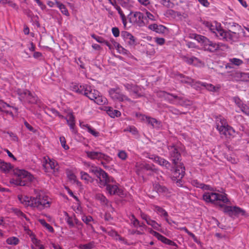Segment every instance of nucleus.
<instances>
[{"mask_svg":"<svg viewBox=\"0 0 249 249\" xmlns=\"http://www.w3.org/2000/svg\"><path fill=\"white\" fill-rule=\"evenodd\" d=\"M18 199L25 206L30 207L39 211L50 207V198L47 196L42 194H39L36 196L31 197L19 195Z\"/></svg>","mask_w":249,"mask_h":249,"instance_id":"1","label":"nucleus"},{"mask_svg":"<svg viewBox=\"0 0 249 249\" xmlns=\"http://www.w3.org/2000/svg\"><path fill=\"white\" fill-rule=\"evenodd\" d=\"M15 177L10 179V183L17 186H28L34 179L33 176L28 171L23 169H15Z\"/></svg>","mask_w":249,"mask_h":249,"instance_id":"2","label":"nucleus"},{"mask_svg":"<svg viewBox=\"0 0 249 249\" xmlns=\"http://www.w3.org/2000/svg\"><path fill=\"white\" fill-rule=\"evenodd\" d=\"M89 171L98 178V184L100 187H105L107 183H114L115 180L111 177L108 176L107 174L103 169L96 166H91L90 167Z\"/></svg>","mask_w":249,"mask_h":249,"instance_id":"3","label":"nucleus"},{"mask_svg":"<svg viewBox=\"0 0 249 249\" xmlns=\"http://www.w3.org/2000/svg\"><path fill=\"white\" fill-rule=\"evenodd\" d=\"M216 128L222 137L231 139L234 136L235 130L228 124L227 121L220 116L216 120Z\"/></svg>","mask_w":249,"mask_h":249,"instance_id":"4","label":"nucleus"},{"mask_svg":"<svg viewBox=\"0 0 249 249\" xmlns=\"http://www.w3.org/2000/svg\"><path fill=\"white\" fill-rule=\"evenodd\" d=\"M192 36L195 40L200 43L205 51L213 53L219 48V44L210 41L204 36L197 34H193Z\"/></svg>","mask_w":249,"mask_h":249,"instance_id":"5","label":"nucleus"},{"mask_svg":"<svg viewBox=\"0 0 249 249\" xmlns=\"http://www.w3.org/2000/svg\"><path fill=\"white\" fill-rule=\"evenodd\" d=\"M90 100L94 101L95 103L98 105H103L107 103V99L100 95V93L97 90L92 89L90 86L87 87L85 94Z\"/></svg>","mask_w":249,"mask_h":249,"instance_id":"6","label":"nucleus"},{"mask_svg":"<svg viewBox=\"0 0 249 249\" xmlns=\"http://www.w3.org/2000/svg\"><path fill=\"white\" fill-rule=\"evenodd\" d=\"M203 199L207 202H213L215 201L219 200L224 203H228L229 199L227 197V195L219 194L213 192H206L203 195Z\"/></svg>","mask_w":249,"mask_h":249,"instance_id":"7","label":"nucleus"},{"mask_svg":"<svg viewBox=\"0 0 249 249\" xmlns=\"http://www.w3.org/2000/svg\"><path fill=\"white\" fill-rule=\"evenodd\" d=\"M174 169L172 173V179L176 181L178 185H181V179L185 175V167L182 163L179 162L175 165Z\"/></svg>","mask_w":249,"mask_h":249,"instance_id":"8","label":"nucleus"},{"mask_svg":"<svg viewBox=\"0 0 249 249\" xmlns=\"http://www.w3.org/2000/svg\"><path fill=\"white\" fill-rule=\"evenodd\" d=\"M158 95L160 97H164L165 99L170 101H172V100L170 99V97H173L174 98L178 100V105L184 107L190 106L193 104L192 102L189 100L182 97H178L172 94H170L164 91H160L158 93Z\"/></svg>","mask_w":249,"mask_h":249,"instance_id":"9","label":"nucleus"},{"mask_svg":"<svg viewBox=\"0 0 249 249\" xmlns=\"http://www.w3.org/2000/svg\"><path fill=\"white\" fill-rule=\"evenodd\" d=\"M128 18L130 22L134 25L142 27L145 25L144 15L140 12H131Z\"/></svg>","mask_w":249,"mask_h":249,"instance_id":"10","label":"nucleus"},{"mask_svg":"<svg viewBox=\"0 0 249 249\" xmlns=\"http://www.w3.org/2000/svg\"><path fill=\"white\" fill-rule=\"evenodd\" d=\"M108 93L111 99L114 101L124 102L125 101L132 102L130 98L123 94L119 88H112L109 89Z\"/></svg>","mask_w":249,"mask_h":249,"instance_id":"11","label":"nucleus"},{"mask_svg":"<svg viewBox=\"0 0 249 249\" xmlns=\"http://www.w3.org/2000/svg\"><path fill=\"white\" fill-rule=\"evenodd\" d=\"M218 34L220 35V39H224L227 41H236L239 37V32L226 31L223 29L219 30Z\"/></svg>","mask_w":249,"mask_h":249,"instance_id":"12","label":"nucleus"},{"mask_svg":"<svg viewBox=\"0 0 249 249\" xmlns=\"http://www.w3.org/2000/svg\"><path fill=\"white\" fill-rule=\"evenodd\" d=\"M87 156L92 160H104L107 162H109L111 158L108 156L98 151H87L86 152Z\"/></svg>","mask_w":249,"mask_h":249,"instance_id":"13","label":"nucleus"},{"mask_svg":"<svg viewBox=\"0 0 249 249\" xmlns=\"http://www.w3.org/2000/svg\"><path fill=\"white\" fill-rule=\"evenodd\" d=\"M224 212L231 216L239 215H244L245 214V211L244 210L236 206H226L224 207Z\"/></svg>","mask_w":249,"mask_h":249,"instance_id":"14","label":"nucleus"},{"mask_svg":"<svg viewBox=\"0 0 249 249\" xmlns=\"http://www.w3.org/2000/svg\"><path fill=\"white\" fill-rule=\"evenodd\" d=\"M43 168L46 172L55 173L58 170V165L54 160H45L43 164Z\"/></svg>","mask_w":249,"mask_h":249,"instance_id":"15","label":"nucleus"},{"mask_svg":"<svg viewBox=\"0 0 249 249\" xmlns=\"http://www.w3.org/2000/svg\"><path fill=\"white\" fill-rule=\"evenodd\" d=\"M136 116L147 124L151 125L153 128L159 127L160 125V122L157 119L141 114H137Z\"/></svg>","mask_w":249,"mask_h":249,"instance_id":"16","label":"nucleus"},{"mask_svg":"<svg viewBox=\"0 0 249 249\" xmlns=\"http://www.w3.org/2000/svg\"><path fill=\"white\" fill-rule=\"evenodd\" d=\"M168 149L173 163L176 165L179 163L178 161L180 160V155L178 152V149L174 145L168 146Z\"/></svg>","mask_w":249,"mask_h":249,"instance_id":"17","label":"nucleus"},{"mask_svg":"<svg viewBox=\"0 0 249 249\" xmlns=\"http://www.w3.org/2000/svg\"><path fill=\"white\" fill-rule=\"evenodd\" d=\"M125 88L131 93H132L135 94V98H137L142 97L143 94L140 93L141 90L140 88L135 85L125 84L124 85Z\"/></svg>","mask_w":249,"mask_h":249,"instance_id":"18","label":"nucleus"},{"mask_svg":"<svg viewBox=\"0 0 249 249\" xmlns=\"http://www.w3.org/2000/svg\"><path fill=\"white\" fill-rule=\"evenodd\" d=\"M224 24L226 28L228 29V31L239 32L242 30V27L240 25L230 20H225L224 22Z\"/></svg>","mask_w":249,"mask_h":249,"instance_id":"19","label":"nucleus"},{"mask_svg":"<svg viewBox=\"0 0 249 249\" xmlns=\"http://www.w3.org/2000/svg\"><path fill=\"white\" fill-rule=\"evenodd\" d=\"M121 36L130 46H134L136 45L135 37L130 33L126 31H123L121 33Z\"/></svg>","mask_w":249,"mask_h":249,"instance_id":"20","label":"nucleus"},{"mask_svg":"<svg viewBox=\"0 0 249 249\" xmlns=\"http://www.w3.org/2000/svg\"><path fill=\"white\" fill-rule=\"evenodd\" d=\"M111 183H107V185H105L106 186V189L107 192L110 195H113L116 194H119L120 190L119 189L118 186L116 184H111Z\"/></svg>","mask_w":249,"mask_h":249,"instance_id":"21","label":"nucleus"},{"mask_svg":"<svg viewBox=\"0 0 249 249\" xmlns=\"http://www.w3.org/2000/svg\"><path fill=\"white\" fill-rule=\"evenodd\" d=\"M153 210L154 211L157 212L161 216H163L165 218L166 221L168 223L170 224L169 219L168 218V214L167 212L163 208L157 205L153 206Z\"/></svg>","mask_w":249,"mask_h":249,"instance_id":"22","label":"nucleus"},{"mask_svg":"<svg viewBox=\"0 0 249 249\" xmlns=\"http://www.w3.org/2000/svg\"><path fill=\"white\" fill-rule=\"evenodd\" d=\"M136 167L139 170H145L147 171H155L156 169L153 164H148L144 162H137L136 164Z\"/></svg>","mask_w":249,"mask_h":249,"instance_id":"23","label":"nucleus"},{"mask_svg":"<svg viewBox=\"0 0 249 249\" xmlns=\"http://www.w3.org/2000/svg\"><path fill=\"white\" fill-rule=\"evenodd\" d=\"M67 123L69 125L70 129L73 133H76V131L74 129L75 120L74 117L72 114H68L66 118Z\"/></svg>","mask_w":249,"mask_h":249,"instance_id":"24","label":"nucleus"},{"mask_svg":"<svg viewBox=\"0 0 249 249\" xmlns=\"http://www.w3.org/2000/svg\"><path fill=\"white\" fill-rule=\"evenodd\" d=\"M148 28L151 30L156 32L157 33H164L166 29L165 27L162 25H157V24H152L148 26Z\"/></svg>","mask_w":249,"mask_h":249,"instance_id":"25","label":"nucleus"},{"mask_svg":"<svg viewBox=\"0 0 249 249\" xmlns=\"http://www.w3.org/2000/svg\"><path fill=\"white\" fill-rule=\"evenodd\" d=\"M204 25L207 27L211 32L215 34V35L219 37L220 35L218 34V32L219 30H222V29L218 28L212 24V23L208 21H204L203 22Z\"/></svg>","mask_w":249,"mask_h":249,"instance_id":"26","label":"nucleus"},{"mask_svg":"<svg viewBox=\"0 0 249 249\" xmlns=\"http://www.w3.org/2000/svg\"><path fill=\"white\" fill-rule=\"evenodd\" d=\"M12 166L11 163L4 162L0 159V170L4 173H8L12 169Z\"/></svg>","mask_w":249,"mask_h":249,"instance_id":"27","label":"nucleus"},{"mask_svg":"<svg viewBox=\"0 0 249 249\" xmlns=\"http://www.w3.org/2000/svg\"><path fill=\"white\" fill-rule=\"evenodd\" d=\"M183 59L186 63L189 64H197L200 63L201 61L197 58L192 56L191 57H188L185 56L183 57Z\"/></svg>","mask_w":249,"mask_h":249,"instance_id":"28","label":"nucleus"},{"mask_svg":"<svg viewBox=\"0 0 249 249\" xmlns=\"http://www.w3.org/2000/svg\"><path fill=\"white\" fill-rule=\"evenodd\" d=\"M107 112L111 118L119 117L121 115V112L116 109H113L111 107H107Z\"/></svg>","mask_w":249,"mask_h":249,"instance_id":"29","label":"nucleus"},{"mask_svg":"<svg viewBox=\"0 0 249 249\" xmlns=\"http://www.w3.org/2000/svg\"><path fill=\"white\" fill-rule=\"evenodd\" d=\"M198 85H200L202 86L205 87L208 90L211 91H216L218 89V87H216L211 84H207L206 83H201L200 82H196Z\"/></svg>","mask_w":249,"mask_h":249,"instance_id":"30","label":"nucleus"},{"mask_svg":"<svg viewBox=\"0 0 249 249\" xmlns=\"http://www.w3.org/2000/svg\"><path fill=\"white\" fill-rule=\"evenodd\" d=\"M17 92L19 96V98L21 100H26L28 95L30 94V91L27 89L22 90L20 89H18L17 90Z\"/></svg>","mask_w":249,"mask_h":249,"instance_id":"31","label":"nucleus"},{"mask_svg":"<svg viewBox=\"0 0 249 249\" xmlns=\"http://www.w3.org/2000/svg\"><path fill=\"white\" fill-rule=\"evenodd\" d=\"M114 6L116 9L117 10L119 15H120L124 26H125L126 25V19L125 18V16L124 13V11L122 10V9L121 8L120 6L117 5H114Z\"/></svg>","mask_w":249,"mask_h":249,"instance_id":"32","label":"nucleus"},{"mask_svg":"<svg viewBox=\"0 0 249 249\" xmlns=\"http://www.w3.org/2000/svg\"><path fill=\"white\" fill-rule=\"evenodd\" d=\"M55 4L56 6L59 8V9L60 10L61 13L67 16L69 15V13L68 12L67 9L63 4L57 1H55Z\"/></svg>","mask_w":249,"mask_h":249,"instance_id":"33","label":"nucleus"},{"mask_svg":"<svg viewBox=\"0 0 249 249\" xmlns=\"http://www.w3.org/2000/svg\"><path fill=\"white\" fill-rule=\"evenodd\" d=\"M178 76L180 78H182V79L180 80L182 83L193 85V83L195 82L194 80L192 78L189 77H185L182 74H179Z\"/></svg>","mask_w":249,"mask_h":249,"instance_id":"34","label":"nucleus"},{"mask_svg":"<svg viewBox=\"0 0 249 249\" xmlns=\"http://www.w3.org/2000/svg\"><path fill=\"white\" fill-rule=\"evenodd\" d=\"M192 184L195 186L197 188H201L203 190H209L210 188L209 186L205 185L203 183H200L197 180H194L192 181Z\"/></svg>","mask_w":249,"mask_h":249,"instance_id":"35","label":"nucleus"},{"mask_svg":"<svg viewBox=\"0 0 249 249\" xmlns=\"http://www.w3.org/2000/svg\"><path fill=\"white\" fill-rule=\"evenodd\" d=\"M158 239L160 240L161 241H162L163 243L166 244L176 247L177 246V244L175 242L167 239V238H166L165 237L163 236L161 234Z\"/></svg>","mask_w":249,"mask_h":249,"instance_id":"36","label":"nucleus"},{"mask_svg":"<svg viewBox=\"0 0 249 249\" xmlns=\"http://www.w3.org/2000/svg\"><path fill=\"white\" fill-rule=\"evenodd\" d=\"M19 242V240L16 237H11L6 239V243L10 245H17Z\"/></svg>","mask_w":249,"mask_h":249,"instance_id":"37","label":"nucleus"},{"mask_svg":"<svg viewBox=\"0 0 249 249\" xmlns=\"http://www.w3.org/2000/svg\"><path fill=\"white\" fill-rule=\"evenodd\" d=\"M80 175L81 179L85 180L87 183L89 182H91L93 181V179L85 172L81 171Z\"/></svg>","mask_w":249,"mask_h":249,"instance_id":"38","label":"nucleus"},{"mask_svg":"<svg viewBox=\"0 0 249 249\" xmlns=\"http://www.w3.org/2000/svg\"><path fill=\"white\" fill-rule=\"evenodd\" d=\"M96 199L99 200L103 205H107L108 200L107 198L101 194H97L95 195Z\"/></svg>","mask_w":249,"mask_h":249,"instance_id":"39","label":"nucleus"},{"mask_svg":"<svg viewBox=\"0 0 249 249\" xmlns=\"http://www.w3.org/2000/svg\"><path fill=\"white\" fill-rule=\"evenodd\" d=\"M154 189L158 193H165L167 192V189L163 186H161L159 183L154 184Z\"/></svg>","mask_w":249,"mask_h":249,"instance_id":"40","label":"nucleus"},{"mask_svg":"<svg viewBox=\"0 0 249 249\" xmlns=\"http://www.w3.org/2000/svg\"><path fill=\"white\" fill-rule=\"evenodd\" d=\"M45 113L47 114H48L49 113H51L54 117L58 116L60 118H63V116L60 114L59 112L55 110L54 108H47L45 111Z\"/></svg>","mask_w":249,"mask_h":249,"instance_id":"41","label":"nucleus"},{"mask_svg":"<svg viewBox=\"0 0 249 249\" xmlns=\"http://www.w3.org/2000/svg\"><path fill=\"white\" fill-rule=\"evenodd\" d=\"M65 215L66 216L65 220L71 228L74 227L73 217H71L67 212H65Z\"/></svg>","mask_w":249,"mask_h":249,"instance_id":"42","label":"nucleus"},{"mask_svg":"<svg viewBox=\"0 0 249 249\" xmlns=\"http://www.w3.org/2000/svg\"><path fill=\"white\" fill-rule=\"evenodd\" d=\"M95 247V243L93 241L90 242L89 243L79 245L80 249H92Z\"/></svg>","mask_w":249,"mask_h":249,"instance_id":"43","label":"nucleus"},{"mask_svg":"<svg viewBox=\"0 0 249 249\" xmlns=\"http://www.w3.org/2000/svg\"><path fill=\"white\" fill-rule=\"evenodd\" d=\"M232 78L236 81H242V72L236 71L231 74Z\"/></svg>","mask_w":249,"mask_h":249,"instance_id":"44","label":"nucleus"},{"mask_svg":"<svg viewBox=\"0 0 249 249\" xmlns=\"http://www.w3.org/2000/svg\"><path fill=\"white\" fill-rule=\"evenodd\" d=\"M114 45L116 48H117V50H118V51L120 53H122L123 54H127L128 53V51H127L126 50L124 49L122 46H121L119 45V44H118L117 42H114Z\"/></svg>","mask_w":249,"mask_h":249,"instance_id":"45","label":"nucleus"},{"mask_svg":"<svg viewBox=\"0 0 249 249\" xmlns=\"http://www.w3.org/2000/svg\"><path fill=\"white\" fill-rule=\"evenodd\" d=\"M39 222L40 223L44 226L46 229H47L50 231L53 232V228L48 224L44 219H39Z\"/></svg>","mask_w":249,"mask_h":249,"instance_id":"46","label":"nucleus"},{"mask_svg":"<svg viewBox=\"0 0 249 249\" xmlns=\"http://www.w3.org/2000/svg\"><path fill=\"white\" fill-rule=\"evenodd\" d=\"M144 19L148 18L149 20H150L151 21H156L158 18L157 16L153 15L148 11L146 12L145 16H144Z\"/></svg>","mask_w":249,"mask_h":249,"instance_id":"47","label":"nucleus"},{"mask_svg":"<svg viewBox=\"0 0 249 249\" xmlns=\"http://www.w3.org/2000/svg\"><path fill=\"white\" fill-rule=\"evenodd\" d=\"M26 100L29 103H34L36 101V97L30 91V94L28 95Z\"/></svg>","mask_w":249,"mask_h":249,"instance_id":"48","label":"nucleus"},{"mask_svg":"<svg viewBox=\"0 0 249 249\" xmlns=\"http://www.w3.org/2000/svg\"><path fill=\"white\" fill-rule=\"evenodd\" d=\"M230 62L231 64L236 66H240L243 64V61L239 58H233L230 59Z\"/></svg>","mask_w":249,"mask_h":249,"instance_id":"49","label":"nucleus"},{"mask_svg":"<svg viewBox=\"0 0 249 249\" xmlns=\"http://www.w3.org/2000/svg\"><path fill=\"white\" fill-rule=\"evenodd\" d=\"M88 87V85H87L79 86V87L78 88V90H77L76 92L84 95L85 92H86V90H87Z\"/></svg>","mask_w":249,"mask_h":249,"instance_id":"50","label":"nucleus"},{"mask_svg":"<svg viewBox=\"0 0 249 249\" xmlns=\"http://www.w3.org/2000/svg\"><path fill=\"white\" fill-rule=\"evenodd\" d=\"M148 225L151 226L154 229L158 230L160 227L159 225L156 221L151 219L149 222H148Z\"/></svg>","mask_w":249,"mask_h":249,"instance_id":"51","label":"nucleus"},{"mask_svg":"<svg viewBox=\"0 0 249 249\" xmlns=\"http://www.w3.org/2000/svg\"><path fill=\"white\" fill-rule=\"evenodd\" d=\"M60 142L61 143V146L62 147L65 149L68 150L69 149V147L68 145L66 144V141L65 138L62 136L59 138Z\"/></svg>","mask_w":249,"mask_h":249,"instance_id":"52","label":"nucleus"},{"mask_svg":"<svg viewBox=\"0 0 249 249\" xmlns=\"http://www.w3.org/2000/svg\"><path fill=\"white\" fill-rule=\"evenodd\" d=\"M149 158L150 159L152 160L155 162L159 164L160 165V164H161V161L163 159L158 156H156V155H152L151 157H150Z\"/></svg>","mask_w":249,"mask_h":249,"instance_id":"53","label":"nucleus"},{"mask_svg":"<svg viewBox=\"0 0 249 249\" xmlns=\"http://www.w3.org/2000/svg\"><path fill=\"white\" fill-rule=\"evenodd\" d=\"M233 101L239 108L244 104L238 97H234Z\"/></svg>","mask_w":249,"mask_h":249,"instance_id":"54","label":"nucleus"},{"mask_svg":"<svg viewBox=\"0 0 249 249\" xmlns=\"http://www.w3.org/2000/svg\"><path fill=\"white\" fill-rule=\"evenodd\" d=\"M160 2L167 8H171L173 5V3L170 0H160Z\"/></svg>","mask_w":249,"mask_h":249,"instance_id":"55","label":"nucleus"},{"mask_svg":"<svg viewBox=\"0 0 249 249\" xmlns=\"http://www.w3.org/2000/svg\"><path fill=\"white\" fill-rule=\"evenodd\" d=\"M131 223H132L134 227L137 228L140 225L139 221L135 217L134 215H132L131 218L130 219Z\"/></svg>","mask_w":249,"mask_h":249,"instance_id":"56","label":"nucleus"},{"mask_svg":"<svg viewBox=\"0 0 249 249\" xmlns=\"http://www.w3.org/2000/svg\"><path fill=\"white\" fill-rule=\"evenodd\" d=\"M240 109L245 114L249 115V107L246 104H244Z\"/></svg>","mask_w":249,"mask_h":249,"instance_id":"57","label":"nucleus"},{"mask_svg":"<svg viewBox=\"0 0 249 249\" xmlns=\"http://www.w3.org/2000/svg\"><path fill=\"white\" fill-rule=\"evenodd\" d=\"M168 110L169 112H171L172 113L176 115L180 114H182L179 110L174 108V107H168ZM183 114H185V113H183Z\"/></svg>","mask_w":249,"mask_h":249,"instance_id":"58","label":"nucleus"},{"mask_svg":"<svg viewBox=\"0 0 249 249\" xmlns=\"http://www.w3.org/2000/svg\"><path fill=\"white\" fill-rule=\"evenodd\" d=\"M118 156L122 160H125L127 157L126 153L124 150L120 151L118 154Z\"/></svg>","mask_w":249,"mask_h":249,"instance_id":"59","label":"nucleus"},{"mask_svg":"<svg viewBox=\"0 0 249 249\" xmlns=\"http://www.w3.org/2000/svg\"><path fill=\"white\" fill-rule=\"evenodd\" d=\"M127 130L129 131L134 135H138V131L137 130V128L134 126H129L128 128H127Z\"/></svg>","mask_w":249,"mask_h":249,"instance_id":"60","label":"nucleus"},{"mask_svg":"<svg viewBox=\"0 0 249 249\" xmlns=\"http://www.w3.org/2000/svg\"><path fill=\"white\" fill-rule=\"evenodd\" d=\"M88 131L95 137H97L99 136V133L93 129L91 126L88 127Z\"/></svg>","mask_w":249,"mask_h":249,"instance_id":"61","label":"nucleus"},{"mask_svg":"<svg viewBox=\"0 0 249 249\" xmlns=\"http://www.w3.org/2000/svg\"><path fill=\"white\" fill-rule=\"evenodd\" d=\"M82 220L86 224H88L89 222H90V221L93 220V218L90 216L83 215L82 217Z\"/></svg>","mask_w":249,"mask_h":249,"instance_id":"62","label":"nucleus"},{"mask_svg":"<svg viewBox=\"0 0 249 249\" xmlns=\"http://www.w3.org/2000/svg\"><path fill=\"white\" fill-rule=\"evenodd\" d=\"M242 81L249 82V72H242Z\"/></svg>","mask_w":249,"mask_h":249,"instance_id":"63","label":"nucleus"},{"mask_svg":"<svg viewBox=\"0 0 249 249\" xmlns=\"http://www.w3.org/2000/svg\"><path fill=\"white\" fill-rule=\"evenodd\" d=\"M160 166L165 167L166 169H169L171 164L167 160H166L164 159H162V160L161 161V164H160Z\"/></svg>","mask_w":249,"mask_h":249,"instance_id":"64","label":"nucleus"}]
</instances>
